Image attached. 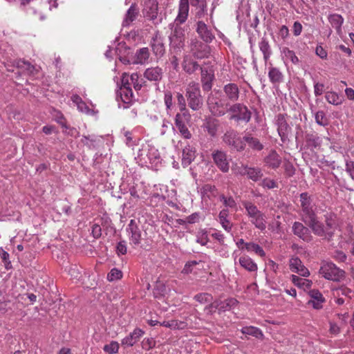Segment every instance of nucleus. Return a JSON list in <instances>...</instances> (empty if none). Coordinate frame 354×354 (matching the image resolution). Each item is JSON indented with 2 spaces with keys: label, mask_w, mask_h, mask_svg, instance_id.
<instances>
[{
  "label": "nucleus",
  "mask_w": 354,
  "mask_h": 354,
  "mask_svg": "<svg viewBox=\"0 0 354 354\" xmlns=\"http://www.w3.org/2000/svg\"><path fill=\"white\" fill-rule=\"evenodd\" d=\"M189 0H180L178 15L173 24L169 25L171 30L169 39L171 48L180 50L184 46L185 34V30L179 25L184 23L188 16Z\"/></svg>",
  "instance_id": "f257e3e1"
},
{
  "label": "nucleus",
  "mask_w": 354,
  "mask_h": 354,
  "mask_svg": "<svg viewBox=\"0 0 354 354\" xmlns=\"http://www.w3.org/2000/svg\"><path fill=\"white\" fill-rule=\"evenodd\" d=\"M190 51L184 56L183 68L184 71L192 74L199 68L198 63L192 59H203L209 54V47L196 39H192L189 44Z\"/></svg>",
  "instance_id": "f03ea898"
},
{
  "label": "nucleus",
  "mask_w": 354,
  "mask_h": 354,
  "mask_svg": "<svg viewBox=\"0 0 354 354\" xmlns=\"http://www.w3.org/2000/svg\"><path fill=\"white\" fill-rule=\"evenodd\" d=\"M135 159L139 165L152 168L157 167L162 161L158 150L148 142L138 146Z\"/></svg>",
  "instance_id": "7ed1b4c3"
},
{
  "label": "nucleus",
  "mask_w": 354,
  "mask_h": 354,
  "mask_svg": "<svg viewBox=\"0 0 354 354\" xmlns=\"http://www.w3.org/2000/svg\"><path fill=\"white\" fill-rule=\"evenodd\" d=\"M207 106L209 111L216 116L223 115L230 107L227 100L221 98V93L218 91L212 92L208 96Z\"/></svg>",
  "instance_id": "20e7f679"
},
{
  "label": "nucleus",
  "mask_w": 354,
  "mask_h": 354,
  "mask_svg": "<svg viewBox=\"0 0 354 354\" xmlns=\"http://www.w3.org/2000/svg\"><path fill=\"white\" fill-rule=\"evenodd\" d=\"M319 273L323 277L333 281H339L344 278V271L336 266L332 262H324L322 263Z\"/></svg>",
  "instance_id": "39448f33"
},
{
  "label": "nucleus",
  "mask_w": 354,
  "mask_h": 354,
  "mask_svg": "<svg viewBox=\"0 0 354 354\" xmlns=\"http://www.w3.org/2000/svg\"><path fill=\"white\" fill-rule=\"evenodd\" d=\"M186 96L189 107L194 110H198L202 105V100L199 84L194 82H190L187 88Z\"/></svg>",
  "instance_id": "423d86ee"
},
{
  "label": "nucleus",
  "mask_w": 354,
  "mask_h": 354,
  "mask_svg": "<svg viewBox=\"0 0 354 354\" xmlns=\"http://www.w3.org/2000/svg\"><path fill=\"white\" fill-rule=\"evenodd\" d=\"M131 0H125V3H130ZM143 2V15L147 19L152 21L153 24H157L161 21V18L158 17V3L156 0H142Z\"/></svg>",
  "instance_id": "0eeeda50"
},
{
  "label": "nucleus",
  "mask_w": 354,
  "mask_h": 354,
  "mask_svg": "<svg viewBox=\"0 0 354 354\" xmlns=\"http://www.w3.org/2000/svg\"><path fill=\"white\" fill-rule=\"evenodd\" d=\"M229 111L232 113L230 120L248 122L251 118V112L248 108L241 104H234L229 108Z\"/></svg>",
  "instance_id": "6e6552de"
},
{
  "label": "nucleus",
  "mask_w": 354,
  "mask_h": 354,
  "mask_svg": "<svg viewBox=\"0 0 354 354\" xmlns=\"http://www.w3.org/2000/svg\"><path fill=\"white\" fill-rule=\"evenodd\" d=\"M300 202L302 212L310 221H315V204L308 193H301L300 194Z\"/></svg>",
  "instance_id": "1a4fd4ad"
},
{
  "label": "nucleus",
  "mask_w": 354,
  "mask_h": 354,
  "mask_svg": "<svg viewBox=\"0 0 354 354\" xmlns=\"http://www.w3.org/2000/svg\"><path fill=\"white\" fill-rule=\"evenodd\" d=\"M238 304L234 298H228L223 301L216 300L205 308L209 312L212 313L213 309H218L219 311L225 312L234 308Z\"/></svg>",
  "instance_id": "9d476101"
},
{
  "label": "nucleus",
  "mask_w": 354,
  "mask_h": 354,
  "mask_svg": "<svg viewBox=\"0 0 354 354\" xmlns=\"http://www.w3.org/2000/svg\"><path fill=\"white\" fill-rule=\"evenodd\" d=\"M196 32L199 37L206 43H210L214 39L212 28L202 21L197 22Z\"/></svg>",
  "instance_id": "9b49d317"
},
{
  "label": "nucleus",
  "mask_w": 354,
  "mask_h": 354,
  "mask_svg": "<svg viewBox=\"0 0 354 354\" xmlns=\"http://www.w3.org/2000/svg\"><path fill=\"white\" fill-rule=\"evenodd\" d=\"M151 46L156 56L162 57L165 52L163 37L159 31H156L152 37Z\"/></svg>",
  "instance_id": "f8f14e48"
},
{
  "label": "nucleus",
  "mask_w": 354,
  "mask_h": 354,
  "mask_svg": "<svg viewBox=\"0 0 354 354\" xmlns=\"http://www.w3.org/2000/svg\"><path fill=\"white\" fill-rule=\"evenodd\" d=\"M236 174L241 175H248V178L253 181L259 180L262 176L263 173L261 169L254 167H248V166L243 165L234 169Z\"/></svg>",
  "instance_id": "ddd939ff"
},
{
  "label": "nucleus",
  "mask_w": 354,
  "mask_h": 354,
  "mask_svg": "<svg viewBox=\"0 0 354 354\" xmlns=\"http://www.w3.org/2000/svg\"><path fill=\"white\" fill-rule=\"evenodd\" d=\"M189 115L185 112L182 114L177 113L175 118V125L176 129L178 130L180 135L185 139H189L192 137V134L189 131L188 128L183 122V118L188 119Z\"/></svg>",
  "instance_id": "4468645a"
},
{
  "label": "nucleus",
  "mask_w": 354,
  "mask_h": 354,
  "mask_svg": "<svg viewBox=\"0 0 354 354\" xmlns=\"http://www.w3.org/2000/svg\"><path fill=\"white\" fill-rule=\"evenodd\" d=\"M289 267L292 272H296L300 276L307 277L310 275L309 270L298 257H293L290 258L289 260Z\"/></svg>",
  "instance_id": "2eb2a0df"
},
{
  "label": "nucleus",
  "mask_w": 354,
  "mask_h": 354,
  "mask_svg": "<svg viewBox=\"0 0 354 354\" xmlns=\"http://www.w3.org/2000/svg\"><path fill=\"white\" fill-rule=\"evenodd\" d=\"M223 92L225 93L224 100H227L230 104L234 102L239 100V89L238 86L234 83H229L224 86Z\"/></svg>",
  "instance_id": "dca6fc26"
},
{
  "label": "nucleus",
  "mask_w": 354,
  "mask_h": 354,
  "mask_svg": "<svg viewBox=\"0 0 354 354\" xmlns=\"http://www.w3.org/2000/svg\"><path fill=\"white\" fill-rule=\"evenodd\" d=\"M127 231L129 234L130 243L138 245L140 243L142 231L137 223H129Z\"/></svg>",
  "instance_id": "f3484780"
},
{
  "label": "nucleus",
  "mask_w": 354,
  "mask_h": 354,
  "mask_svg": "<svg viewBox=\"0 0 354 354\" xmlns=\"http://www.w3.org/2000/svg\"><path fill=\"white\" fill-rule=\"evenodd\" d=\"M144 334L145 331L142 329L136 328L129 335L122 339L121 344L125 346H133Z\"/></svg>",
  "instance_id": "a211bd4d"
},
{
  "label": "nucleus",
  "mask_w": 354,
  "mask_h": 354,
  "mask_svg": "<svg viewBox=\"0 0 354 354\" xmlns=\"http://www.w3.org/2000/svg\"><path fill=\"white\" fill-rule=\"evenodd\" d=\"M223 140L229 145L233 146L237 151H243L244 146L241 140L237 138V133L234 131H227L223 137Z\"/></svg>",
  "instance_id": "6ab92c4d"
},
{
  "label": "nucleus",
  "mask_w": 354,
  "mask_h": 354,
  "mask_svg": "<svg viewBox=\"0 0 354 354\" xmlns=\"http://www.w3.org/2000/svg\"><path fill=\"white\" fill-rule=\"evenodd\" d=\"M276 125L277 127V131L281 139L284 142L288 137V124L286 122L285 116L282 114H279L276 117Z\"/></svg>",
  "instance_id": "aec40b11"
},
{
  "label": "nucleus",
  "mask_w": 354,
  "mask_h": 354,
  "mask_svg": "<svg viewBox=\"0 0 354 354\" xmlns=\"http://www.w3.org/2000/svg\"><path fill=\"white\" fill-rule=\"evenodd\" d=\"M241 141L244 147L247 145L250 149L254 151H261L263 149V145L260 140L250 133H245L243 136Z\"/></svg>",
  "instance_id": "412c9836"
},
{
  "label": "nucleus",
  "mask_w": 354,
  "mask_h": 354,
  "mask_svg": "<svg viewBox=\"0 0 354 354\" xmlns=\"http://www.w3.org/2000/svg\"><path fill=\"white\" fill-rule=\"evenodd\" d=\"M309 296L310 299L308 302V305L315 309H321L323 306V303L325 301L322 294L317 290H312L309 292Z\"/></svg>",
  "instance_id": "4be33fe9"
},
{
  "label": "nucleus",
  "mask_w": 354,
  "mask_h": 354,
  "mask_svg": "<svg viewBox=\"0 0 354 354\" xmlns=\"http://www.w3.org/2000/svg\"><path fill=\"white\" fill-rule=\"evenodd\" d=\"M213 159L216 166L223 171L227 172L229 170V163L226 158V154L221 151L213 153Z\"/></svg>",
  "instance_id": "5701e85b"
},
{
  "label": "nucleus",
  "mask_w": 354,
  "mask_h": 354,
  "mask_svg": "<svg viewBox=\"0 0 354 354\" xmlns=\"http://www.w3.org/2000/svg\"><path fill=\"white\" fill-rule=\"evenodd\" d=\"M162 75V69L158 66L148 68L144 73V77L147 80L156 82L161 80Z\"/></svg>",
  "instance_id": "b1692460"
},
{
  "label": "nucleus",
  "mask_w": 354,
  "mask_h": 354,
  "mask_svg": "<svg viewBox=\"0 0 354 354\" xmlns=\"http://www.w3.org/2000/svg\"><path fill=\"white\" fill-rule=\"evenodd\" d=\"M139 13L136 2H132L130 8L127 11L122 21V26H129L138 17Z\"/></svg>",
  "instance_id": "393cba45"
},
{
  "label": "nucleus",
  "mask_w": 354,
  "mask_h": 354,
  "mask_svg": "<svg viewBox=\"0 0 354 354\" xmlns=\"http://www.w3.org/2000/svg\"><path fill=\"white\" fill-rule=\"evenodd\" d=\"M196 157V149L194 147L187 145L183 150L182 165L184 167L189 166Z\"/></svg>",
  "instance_id": "a878e982"
},
{
  "label": "nucleus",
  "mask_w": 354,
  "mask_h": 354,
  "mask_svg": "<svg viewBox=\"0 0 354 354\" xmlns=\"http://www.w3.org/2000/svg\"><path fill=\"white\" fill-rule=\"evenodd\" d=\"M264 162L268 167L276 169L281 165V160L277 151L272 150L269 154L265 157Z\"/></svg>",
  "instance_id": "bb28decb"
},
{
  "label": "nucleus",
  "mask_w": 354,
  "mask_h": 354,
  "mask_svg": "<svg viewBox=\"0 0 354 354\" xmlns=\"http://www.w3.org/2000/svg\"><path fill=\"white\" fill-rule=\"evenodd\" d=\"M292 229L295 234L299 238L306 241L310 240V230L304 226L302 223H294Z\"/></svg>",
  "instance_id": "cd10ccee"
},
{
  "label": "nucleus",
  "mask_w": 354,
  "mask_h": 354,
  "mask_svg": "<svg viewBox=\"0 0 354 354\" xmlns=\"http://www.w3.org/2000/svg\"><path fill=\"white\" fill-rule=\"evenodd\" d=\"M240 266L248 272H256L257 264L248 256L244 255L239 259Z\"/></svg>",
  "instance_id": "c85d7f7f"
},
{
  "label": "nucleus",
  "mask_w": 354,
  "mask_h": 354,
  "mask_svg": "<svg viewBox=\"0 0 354 354\" xmlns=\"http://www.w3.org/2000/svg\"><path fill=\"white\" fill-rule=\"evenodd\" d=\"M328 19L333 26L336 30L337 35L342 34V26L344 23V18L339 14H330L328 15Z\"/></svg>",
  "instance_id": "c756f323"
},
{
  "label": "nucleus",
  "mask_w": 354,
  "mask_h": 354,
  "mask_svg": "<svg viewBox=\"0 0 354 354\" xmlns=\"http://www.w3.org/2000/svg\"><path fill=\"white\" fill-rule=\"evenodd\" d=\"M219 127V121L213 118L206 119L204 128L211 136H215Z\"/></svg>",
  "instance_id": "7c9ffc66"
},
{
  "label": "nucleus",
  "mask_w": 354,
  "mask_h": 354,
  "mask_svg": "<svg viewBox=\"0 0 354 354\" xmlns=\"http://www.w3.org/2000/svg\"><path fill=\"white\" fill-rule=\"evenodd\" d=\"M322 142V138L318 136L316 133H308L306 136V146L311 150L319 147Z\"/></svg>",
  "instance_id": "2f4dec72"
},
{
  "label": "nucleus",
  "mask_w": 354,
  "mask_h": 354,
  "mask_svg": "<svg viewBox=\"0 0 354 354\" xmlns=\"http://www.w3.org/2000/svg\"><path fill=\"white\" fill-rule=\"evenodd\" d=\"M71 100L73 104L77 106V109L86 114H93V111L82 100V98L77 95H73L71 97Z\"/></svg>",
  "instance_id": "473e14b6"
},
{
  "label": "nucleus",
  "mask_w": 354,
  "mask_h": 354,
  "mask_svg": "<svg viewBox=\"0 0 354 354\" xmlns=\"http://www.w3.org/2000/svg\"><path fill=\"white\" fill-rule=\"evenodd\" d=\"M281 52L285 63L287 62H290L293 64H298L299 63V59L293 50L284 47L281 49Z\"/></svg>",
  "instance_id": "72a5a7b5"
},
{
  "label": "nucleus",
  "mask_w": 354,
  "mask_h": 354,
  "mask_svg": "<svg viewBox=\"0 0 354 354\" xmlns=\"http://www.w3.org/2000/svg\"><path fill=\"white\" fill-rule=\"evenodd\" d=\"M149 50L148 48H141L136 53L135 63L140 64H145L148 63L149 59Z\"/></svg>",
  "instance_id": "f704fd0d"
},
{
  "label": "nucleus",
  "mask_w": 354,
  "mask_h": 354,
  "mask_svg": "<svg viewBox=\"0 0 354 354\" xmlns=\"http://www.w3.org/2000/svg\"><path fill=\"white\" fill-rule=\"evenodd\" d=\"M259 47L261 52L263 53V59L266 63L272 55V50L268 41L266 38H262L259 43Z\"/></svg>",
  "instance_id": "c9c22d12"
},
{
  "label": "nucleus",
  "mask_w": 354,
  "mask_h": 354,
  "mask_svg": "<svg viewBox=\"0 0 354 354\" xmlns=\"http://www.w3.org/2000/svg\"><path fill=\"white\" fill-rule=\"evenodd\" d=\"M17 71L15 73L32 74L35 67L29 62L24 60H18L16 63Z\"/></svg>",
  "instance_id": "e433bc0d"
},
{
  "label": "nucleus",
  "mask_w": 354,
  "mask_h": 354,
  "mask_svg": "<svg viewBox=\"0 0 354 354\" xmlns=\"http://www.w3.org/2000/svg\"><path fill=\"white\" fill-rule=\"evenodd\" d=\"M310 228L317 235H324L328 227H330V223H309Z\"/></svg>",
  "instance_id": "4c0bfd02"
},
{
  "label": "nucleus",
  "mask_w": 354,
  "mask_h": 354,
  "mask_svg": "<svg viewBox=\"0 0 354 354\" xmlns=\"http://www.w3.org/2000/svg\"><path fill=\"white\" fill-rule=\"evenodd\" d=\"M100 139L95 135L84 136L81 140L82 144L89 149H95Z\"/></svg>",
  "instance_id": "58836bf2"
},
{
  "label": "nucleus",
  "mask_w": 354,
  "mask_h": 354,
  "mask_svg": "<svg viewBox=\"0 0 354 354\" xmlns=\"http://www.w3.org/2000/svg\"><path fill=\"white\" fill-rule=\"evenodd\" d=\"M120 95L122 101L125 104H129L133 98V91L130 86L120 88Z\"/></svg>",
  "instance_id": "ea45409f"
},
{
  "label": "nucleus",
  "mask_w": 354,
  "mask_h": 354,
  "mask_svg": "<svg viewBox=\"0 0 354 354\" xmlns=\"http://www.w3.org/2000/svg\"><path fill=\"white\" fill-rule=\"evenodd\" d=\"M245 250L248 252H253L261 257L266 256V253L263 248L259 245L253 242H247V243L245 244Z\"/></svg>",
  "instance_id": "a19ab883"
},
{
  "label": "nucleus",
  "mask_w": 354,
  "mask_h": 354,
  "mask_svg": "<svg viewBox=\"0 0 354 354\" xmlns=\"http://www.w3.org/2000/svg\"><path fill=\"white\" fill-rule=\"evenodd\" d=\"M268 77L271 82L279 83L283 80V74L277 68L270 67L268 71Z\"/></svg>",
  "instance_id": "79ce46f5"
},
{
  "label": "nucleus",
  "mask_w": 354,
  "mask_h": 354,
  "mask_svg": "<svg viewBox=\"0 0 354 354\" xmlns=\"http://www.w3.org/2000/svg\"><path fill=\"white\" fill-rule=\"evenodd\" d=\"M201 78L203 82L204 89H209L212 87V82L214 79V75L207 70L201 69Z\"/></svg>",
  "instance_id": "37998d69"
},
{
  "label": "nucleus",
  "mask_w": 354,
  "mask_h": 354,
  "mask_svg": "<svg viewBox=\"0 0 354 354\" xmlns=\"http://www.w3.org/2000/svg\"><path fill=\"white\" fill-rule=\"evenodd\" d=\"M243 334L254 336L258 339H261L263 337L262 331L254 326H245L241 328Z\"/></svg>",
  "instance_id": "c03bdc74"
},
{
  "label": "nucleus",
  "mask_w": 354,
  "mask_h": 354,
  "mask_svg": "<svg viewBox=\"0 0 354 354\" xmlns=\"http://www.w3.org/2000/svg\"><path fill=\"white\" fill-rule=\"evenodd\" d=\"M191 5L196 8V15L201 17L206 10L205 0H190Z\"/></svg>",
  "instance_id": "a18cd8bd"
},
{
  "label": "nucleus",
  "mask_w": 354,
  "mask_h": 354,
  "mask_svg": "<svg viewBox=\"0 0 354 354\" xmlns=\"http://www.w3.org/2000/svg\"><path fill=\"white\" fill-rule=\"evenodd\" d=\"M217 191L216 187L211 185H205L202 188V198L205 200L206 198H211L216 196Z\"/></svg>",
  "instance_id": "49530a36"
},
{
  "label": "nucleus",
  "mask_w": 354,
  "mask_h": 354,
  "mask_svg": "<svg viewBox=\"0 0 354 354\" xmlns=\"http://www.w3.org/2000/svg\"><path fill=\"white\" fill-rule=\"evenodd\" d=\"M244 206L250 217L256 218L257 220L260 219L261 214L256 206L251 203H245Z\"/></svg>",
  "instance_id": "de8ad7c7"
},
{
  "label": "nucleus",
  "mask_w": 354,
  "mask_h": 354,
  "mask_svg": "<svg viewBox=\"0 0 354 354\" xmlns=\"http://www.w3.org/2000/svg\"><path fill=\"white\" fill-rule=\"evenodd\" d=\"M214 252L223 257H227L229 256L227 246L225 243H216L212 246Z\"/></svg>",
  "instance_id": "09e8293b"
},
{
  "label": "nucleus",
  "mask_w": 354,
  "mask_h": 354,
  "mask_svg": "<svg viewBox=\"0 0 354 354\" xmlns=\"http://www.w3.org/2000/svg\"><path fill=\"white\" fill-rule=\"evenodd\" d=\"M291 281L292 282L299 288H304V287H309L310 285V281L300 278L299 277L292 274L291 275Z\"/></svg>",
  "instance_id": "8fccbe9b"
},
{
  "label": "nucleus",
  "mask_w": 354,
  "mask_h": 354,
  "mask_svg": "<svg viewBox=\"0 0 354 354\" xmlns=\"http://www.w3.org/2000/svg\"><path fill=\"white\" fill-rule=\"evenodd\" d=\"M326 101L332 104L337 105L341 104L342 100L339 95L335 92L329 91L326 93L325 95Z\"/></svg>",
  "instance_id": "3c124183"
},
{
  "label": "nucleus",
  "mask_w": 354,
  "mask_h": 354,
  "mask_svg": "<svg viewBox=\"0 0 354 354\" xmlns=\"http://www.w3.org/2000/svg\"><path fill=\"white\" fill-rule=\"evenodd\" d=\"M119 344L116 341H111L110 344L104 346L103 350L109 354H115L119 350Z\"/></svg>",
  "instance_id": "603ef678"
},
{
  "label": "nucleus",
  "mask_w": 354,
  "mask_h": 354,
  "mask_svg": "<svg viewBox=\"0 0 354 354\" xmlns=\"http://www.w3.org/2000/svg\"><path fill=\"white\" fill-rule=\"evenodd\" d=\"M165 196L158 193L153 194L149 198V204L153 207L162 204L165 200Z\"/></svg>",
  "instance_id": "864d4df0"
},
{
  "label": "nucleus",
  "mask_w": 354,
  "mask_h": 354,
  "mask_svg": "<svg viewBox=\"0 0 354 354\" xmlns=\"http://www.w3.org/2000/svg\"><path fill=\"white\" fill-rule=\"evenodd\" d=\"M122 277V272L117 268H113L107 274V279L109 281L120 279Z\"/></svg>",
  "instance_id": "5fc2aeb1"
},
{
  "label": "nucleus",
  "mask_w": 354,
  "mask_h": 354,
  "mask_svg": "<svg viewBox=\"0 0 354 354\" xmlns=\"http://www.w3.org/2000/svg\"><path fill=\"white\" fill-rule=\"evenodd\" d=\"M194 299L200 304H205L210 301L212 299L211 295L205 292L199 293L194 296Z\"/></svg>",
  "instance_id": "6e6d98bb"
},
{
  "label": "nucleus",
  "mask_w": 354,
  "mask_h": 354,
  "mask_svg": "<svg viewBox=\"0 0 354 354\" xmlns=\"http://www.w3.org/2000/svg\"><path fill=\"white\" fill-rule=\"evenodd\" d=\"M9 257L10 255L6 251L2 248H0V257L4 263V266L6 270H10L12 268L11 262L9 260Z\"/></svg>",
  "instance_id": "4d7b16f0"
},
{
  "label": "nucleus",
  "mask_w": 354,
  "mask_h": 354,
  "mask_svg": "<svg viewBox=\"0 0 354 354\" xmlns=\"http://www.w3.org/2000/svg\"><path fill=\"white\" fill-rule=\"evenodd\" d=\"M198 264V262L196 261H190L185 263L183 270L182 273L183 274H190L194 272V268Z\"/></svg>",
  "instance_id": "13d9d810"
},
{
  "label": "nucleus",
  "mask_w": 354,
  "mask_h": 354,
  "mask_svg": "<svg viewBox=\"0 0 354 354\" xmlns=\"http://www.w3.org/2000/svg\"><path fill=\"white\" fill-rule=\"evenodd\" d=\"M141 345L143 349L149 351L156 346V342L152 337L145 338L142 341Z\"/></svg>",
  "instance_id": "bf43d9fd"
},
{
  "label": "nucleus",
  "mask_w": 354,
  "mask_h": 354,
  "mask_svg": "<svg viewBox=\"0 0 354 354\" xmlns=\"http://www.w3.org/2000/svg\"><path fill=\"white\" fill-rule=\"evenodd\" d=\"M315 118L316 122L318 124H319L321 126H325L327 124L326 118L324 111H317L315 114Z\"/></svg>",
  "instance_id": "052dcab7"
},
{
  "label": "nucleus",
  "mask_w": 354,
  "mask_h": 354,
  "mask_svg": "<svg viewBox=\"0 0 354 354\" xmlns=\"http://www.w3.org/2000/svg\"><path fill=\"white\" fill-rule=\"evenodd\" d=\"M127 251V244L125 241H120L116 246V252L118 255L125 254Z\"/></svg>",
  "instance_id": "680f3d73"
},
{
  "label": "nucleus",
  "mask_w": 354,
  "mask_h": 354,
  "mask_svg": "<svg viewBox=\"0 0 354 354\" xmlns=\"http://www.w3.org/2000/svg\"><path fill=\"white\" fill-rule=\"evenodd\" d=\"M261 185L263 187L268 189H273L277 187V183L274 180L270 178L263 179L261 183Z\"/></svg>",
  "instance_id": "e2e57ef3"
},
{
  "label": "nucleus",
  "mask_w": 354,
  "mask_h": 354,
  "mask_svg": "<svg viewBox=\"0 0 354 354\" xmlns=\"http://www.w3.org/2000/svg\"><path fill=\"white\" fill-rule=\"evenodd\" d=\"M91 234H92L93 236L95 239L100 238L101 236V235H102V228H101V226L100 225L97 224V223H95L92 226Z\"/></svg>",
  "instance_id": "0e129e2a"
},
{
  "label": "nucleus",
  "mask_w": 354,
  "mask_h": 354,
  "mask_svg": "<svg viewBox=\"0 0 354 354\" xmlns=\"http://www.w3.org/2000/svg\"><path fill=\"white\" fill-rule=\"evenodd\" d=\"M315 53L322 59H326L327 58V51L321 45L316 47Z\"/></svg>",
  "instance_id": "69168bd1"
},
{
  "label": "nucleus",
  "mask_w": 354,
  "mask_h": 354,
  "mask_svg": "<svg viewBox=\"0 0 354 354\" xmlns=\"http://www.w3.org/2000/svg\"><path fill=\"white\" fill-rule=\"evenodd\" d=\"M209 233H211V236L218 241V243H224V236L221 232L213 230L212 232L209 231Z\"/></svg>",
  "instance_id": "338daca9"
},
{
  "label": "nucleus",
  "mask_w": 354,
  "mask_h": 354,
  "mask_svg": "<svg viewBox=\"0 0 354 354\" xmlns=\"http://www.w3.org/2000/svg\"><path fill=\"white\" fill-rule=\"evenodd\" d=\"M346 171L352 179H354V162L351 160H347L346 162Z\"/></svg>",
  "instance_id": "774afa93"
}]
</instances>
